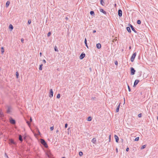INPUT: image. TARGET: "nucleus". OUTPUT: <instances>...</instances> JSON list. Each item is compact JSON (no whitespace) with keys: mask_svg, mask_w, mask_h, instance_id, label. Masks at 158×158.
Here are the masks:
<instances>
[{"mask_svg":"<svg viewBox=\"0 0 158 158\" xmlns=\"http://www.w3.org/2000/svg\"><path fill=\"white\" fill-rule=\"evenodd\" d=\"M40 143H41L43 145L44 147L46 148H48V146L47 143L43 139H40Z\"/></svg>","mask_w":158,"mask_h":158,"instance_id":"1","label":"nucleus"},{"mask_svg":"<svg viewBox=\"0 0 158 158\" xmlns=\"http://www.w3.org/2000/svg\"><path fill=\"white\" fill-rule=\"evenodd\" d=\"M9 143L10 144H16V143L14 141V140L12 139H10L9 140Z\"/></svg>","mask_w":158,"mask_h":158,"instance_id":"2","label":"nucleus"},{"mask_svg":"<svg viewBox=\"0 0 158 158\" xmlns=\"http://www.w3.org/2000/svg\"><path fill=\"white\" fill-rule=\"evenodd\" d=\"M136 52H134L132 55L131 59V62H133L134 59L135 58L136 56Z\"/></svg>","mask_w":158,"mask_h":158,"instance_id":"3","label":"nucleus"},{"mask_svg":"<svg viewBox=\"0 0 158 158\" xmlns=\"http://www.w3.org/2000/svg\"><path fill=\"white\" fill-rule=\"evenodd\" d=\"M131 74L133 75L135 74V71L133 68L131 67Z\"/></svg>","mask_w":158,"mask_h":158,"instance_id":"4","label":"nucleus"},{"mask_svg":"<svg viewBox=\"0 0 158 158\" xmlns=\"http://www.w3.org/2000/svg\"><path fill=\"white\" fill-rule=\"evenodd\" d=\"M53 92L52 89H51L50 90V93L49 96L50 98H52L53 97Z\"/></svg>","mask_w":158,"mask_h":158,"instance_id":"5","label":"nucleus"},{"mask_svg":"<svg viewBox=\"0 0 158 158\" xmlns=\"http://www.w3.org/2000/svg\"><path fill=\"white\" fill-rule=\"evenodd\" d=\"M11 107L10 106H7V109L6 110V112L8 114H10L11 112Z\"/></svg>","mask_w":158,"mask_h":158,"instance_id":"6","label":"nucleus"},{"mask_svg":"<svg viewBox=\"0 0 158 158\" xmlns=\"http://www.w3.org/2000/svg\"><path fill=\"white\" fill-rule=\"evenodd\" d=\"M139 81L138 80H136L134 82L133 87H135L136 85L138 84V83L139 82Z\"/></svg>","mask_w":158,"mask_h":158,"instance_id":"7","label":"nucleus"},{"mask_svg":"<svg viewBox=\"0 0 158 158\" xmlns=\"http://www.w3.org/2000/svg\"><path fill=\"white\" fill-rule=\"evenodd\" d=\"M85 56V54L84 53H81L80 56V59L81 60Z\"/></svg>","mask_w":158,"mask_h":158,"instance_id":"8","label":"nucleus"},{"mask_svg":"<svg viewBox=\"0 0 158 158\" xmlns=\"http://www.w3.org/2000/svg\"><path fill=\"white\" fill-rule=\"evenodd\" d=\"M118 15L119 17H121L122 16V11L121 10L119 9L118 10Z\"/></svg>","mask_w":158,"mask_h":158,"instance_id":"9","label":"nucleus"},{"mask_svg":"<svg viewBox=\"0 0 158 158\" xmlns=\"http://www.w3.org/2000/svg\"><path fill=\"white\" fill-rule=\"evenodd\" d=\"M10 123L13 124L15 123V120L12 118H11V119L10 120Z\"/></svg>","mask_w":158,"mask_h":158,"instance_id":"10","label":"nucleus"},{"mask_svg":"<svg viewBox=\"0 0 158 158\" xmlns=\"http://www.w3.org/2000/svg\"><path fill=\"white\" fill-rule=\"evenodd\" d=\"M130 27H131L132 30L134 32H135V33H136V31L135 30V29L134 27L131 24L130 25Z\"/></svg>","mask_w":158,"mask_h":158,"instance_id":"11","label":"nucleus"},{"mask_svg":"<svg viewBox=\"0 0 158 158\" xmlns=\"http://www.w3.org/2000/svg\"><path fill=\"white\" fill-rule=\"evenodd\" d=\"M96 47H97V48L98 49L100 48H101V44H100V43H98V44H96Z\"/></svg>","mask_w":158,"mask_h":158,"instance_id":"12","label":"nucleus"},{"mask_svg":"<svg viewBox=\"0 0 158 158\" xmlns=\"http://www.w3.org/2000/svg\"><path fill=\"white\" fill-rule=\"evenodd\" d=\"M114 137H115V139L116 140V142L117 143H118V140H119L118 137V136L117 135H115Z\"/></svg>","mask_w":158,"mask_h":158,"instance_id":"13","label":"nucleus"},{"mask_svg":"<svg viewBox=\"0 0 158 158\" xmlns=\"http://www.w3.org/2000/svg\"><path fill=\"white\" fill-rule=\"evenodd\" d=\"M120 103H119L118 106L116 109V112H118L119 111V109L120 105Z\"/></svg>","mask_w":158,"mask_h":158,"instance_id":"14","label":"nucleus"},{"mask_svg":"<svg viewBox=\"0 0 158 158\" xmlns=\"http://www.w3.org/2000/svg\"><path fill=\"white\" fill-rule=\"evenodd\" d=\"M91 142L94 143H95L96 142V139L95 138H94L92 139Z\"/></svg>","mask_w":158,"mask_h":158,"instance_id":"15","label":"nucleus"},{"mask_svg":"<svg viewBox=\"0 0 158 158\" xmlns=\"http://www.w3.org/2000/svg\"><path fill=\"white\" fill-rule=\"evenodd\" d=\"M10 4V2L9 1H7L6 2V7H8L9 5Z\"/></svg>","mask_w":158,"mask_h":158,"instance_id":"16","label":"nucleus"},{"mask_svg":"<svg viewBox=\"0 0 158 158\" xmlns=\"http://www.w3.org/2000/svg\"><path fill=\"white\" fill-rule=\"evenodd\" d=\"M19 139L20 141H22L23 139H22V136L21 135H19Z\"/></svg>","mask_w":158,"mask_h":158,"instance_id":"17","label":"nucleus"},{"mask_svg":"<svg viewBox=\"0 0 158 158\" xmlns=\"http://www.w3.org/2000/svg\"><path fill=\"white\" fill-rule=\"evenodd\" d=\"M100 11L102 12L104 14H106V11H104L103 10V9H100Z\"/></svg>","mask_w":158,"mask_h":158,"instance_id":"18","label":"nucleus"},{"mask_svg":"<svg viewBox=\"0 0 158 158\" xmlns=\"http://www.w3.org/2000/svg\"><path fill=\"white\" fill-rule=\"evenodd\" d=\"M127 31L129 32H131V30L130 29V27H127Z\"/></svg>","mask_w":158,"mask_h":158,"instance_id":"19","label":"nucleus"},{"mask_svg":"<svg viewBox=\"0 0 158 158\" xmlns=\"http://www.w3.org/2000/svg\"><path fill=\"white\" fill-rule=\"evenodd\" d=\"M92 120V118L90 116H89V117L88 118H87V121H91V120Z\"/></svg>","mask_w":158,"mask_h":158,"instance_id":"20","label":"nucleus"},{"mask_svg":"<svg viewBox=\"0 0 158 158\" xmlns=\"http://www.w3.org/2000/svg\"><path fill=\"white\" fill-rule=\"evenodd\" d=\"M43 66V64H41V65H40V67L39 68V69L40 70H42Z\"/></svg>","mask_w":158,"mask_h":158,"instance_id":"21","label":"nucleus"},{"mask_svg":"<svg viewBox=\"0 0 158 158\" xmlns=\"http://www.w3.org/2000/svg\"><path fill=\"white\" fill-rule=\"evenodd\" d=\"M146 147V145H143L142 146V147L141 148V149H143L144 148H145Z\"/></svg>","mask_w":158,"mask_h":158,"instance_id":"22","label":"nucleus"},{"mask_svg":"<svg viewBox=\"0 0 158 158\" xmlns=\"http://www.w3.org/2000/svg\"><path fill=\"white\" fill-rule=\"evenodd\" d=\"M54 50L55 51H56L57 52H58V50L57 49V47L56 46H55L54 47Z\"/></svg>","mask_w":158,"mask_h":158,"instance_id":"23","label":"nucleus"},{"mask_svg":"<svg viewBox=\"0 0 158 158\" xmlns=\"http://www.w3.org/2000/svg\"><path fill=\"white\" fill-rule=\"evenodd\" d=\"M4 50L3 48V47H2L1 48V52H2V54H3V52H4Z\"/></svg>","mask_w":158,"mask_h":158,"instance_id":"24","label":"nucleus"},{"mask_svg":"<svg viewBox=\"0 0 158 158\" xmlns=\"http://www.w3.org/2000/svg\"><path fill=\"white\" fill-rule=\"evenodd\" d=\"M16 78H18L19 76V73L18 72H16Z\"/></svg>","mask_w":158,"mask_h":158,"instance_id":"25","label":"nucleus"},{"mask_svg":"<svg viewBox=\"0 0 158 158\" xmlns=\"http://www.w3.org/2000/svg\"><path fill=\"white\" fill-rule=\"evenodd\" d=\"M3 113L1 112H0V117H2L3 116Z\"/></svg>","mask_w":158,"mask_h":158,"instance_id":"26","label":"nucleus"},{"mask_svg":"<svg viewBox=\"0 0 158 158\" xmlns=\"http://www.w3.org/2000/svg\"><path fill=\"white\" fill-rule=\"evenodd\" d=\"M90 15H94V12L93 11H91L90 12Z\"/></svg>","mask_w":158,"mask_h":158,"instance_id":"27","label":"nucleus"},{"mask_svg":"<svg viewBox=\"0 0 158 158\" xmlns=\"http://www.w3.org/2000/svg\"><path fill=\"white\" fill-rule=\"evenodd\" d=\"M84 43L85 44V46L87 47V48H88L87 43V40H85Z\"/></svg>","mask_w":158,"mask_h":158,"instance_id":"28","label":"nucleus"},{"mask_svg":"<svg viewBox=\"0 0 158 158\" xmlns=\"http://www.w3.org/2000/svg\"><path fill=\"white\" fill-rule=\"evenodd\" d=\"M139 139V137H137L135 139V141H138Z\"/></svg>","mask_w":158,"mask_h":158,"instance_id":"29","label":"nucleus"},{"mask_svg":"<svg viewBox=\"0 0 158 158\" xmlns=\"http://www.w3.org/2000/svg\"><path fill=\"white\" fill-rule=\"evenodd\" d=\"M60 94H58L57 95L56 97L57 98H60Z\"/></svg>","mask_w":158,"mask_h":158,"instance_id":"30","label":"nucleus"},{"mask_svg":"<svg viewBox=\"0 0 158 158\" xmlns=\"http://www.w3.org/2000/svg\"><path fill=\"white\" fill-rule=\"evenodd\" d=\"M9 27L11 29H12L13 28V26L11 24H10L9 25Z\"/></svg>","mask_w":158,"mask_h":158,"instance_id":"31","label":"nucleus"},{"mask_svg":"<svg viewBox=\"0 0 158 158\" xmlns=\"http://www.w3.org/2000/svg\"><path fill=\"white\" fill-rule=\"evenodd\" d=\"M83 154V152H79V155L80 156H81Z\"/></svg>","mask_w":158,"mask_h":158,"instance_id":"32","label":"nucleus"},{"mask_svg":"<svg viewBox=\"0 0 158 158\" xmlns=\"http://www.w3.org/2000/svg\"><path fill=\"white\" fill-rule=\"evenodd\" d=\"M137 23L139 24H140L141 23V21L139 20H138L137 21Z\"/></svg>","mask_w":158,"mask_h":158,"instance_id":"33","label":"nucleus"},{"mask_svg":"<svg viewBox=\"0 0 158 158\" xmlns=\"http://www.w3.org/2000/svg\"><path fill=\"white\" fill-rule=\"evenodd\" d=\"M26 123L28 124V125L29 126V127H30V123H29V122L28 121H26Z\"/></svg>","mask_w":158,"mask_h":158,"instance_id":"34","label":"nucleus"},{"mask_svg":"<svg viewBox=\"0 0 158 158\" xmlns=\"http://www.w3.org/2000/svg\"><path fill=\"white\" fill-rule=\"evenodd\" d=\"M142 114L141 113H140L138 114V116L139 118H141L142 117Z\"/></svg>","mask_w":158,"mask_h":158,"instance_id":"35","label":"nucleus"},{"mask_svg":"<svg viewBox=\"0 0 158 158\" xmlns=\"http://www.w3.org/2000/svg\"><path fill=\"white\" fill-rule=\"evenodd\" d=\"M128 91L129 92H130L131 91V89H130V86H129V85H128Z\"/></svg>","mask_w":158,"mask_h":158,"instance_id":"36","label":"nucleus"},{"mask_svg":"<svg viewBox=\"0 0 158 158\" xmlns=\"http://www.w3.org/2000/svg\"><path fill=\"white\" fill-rule=\"evenodd\" d=\"M51 32H48V34H47V36H50V35H51Z\"/></svg>","mask_w":158,"mask_h":158,"instance_id":"37","label":"nucleus"},{"mask_svg":"<svg viewBox=\"0 0 158 158\" xmlns=\"http://www.w3.org/2000/svg\"><path fill=\"white\" fill-rule=\"evenodd\" d=\"M50 130L51 131H52L54 129V127H51L50 128Z\"/></svg>","mask_w":158,"mask_h":158,"instance_id":"38","label":"nucleus"},{"mask_svg":"<svg viewBox=\"0 0 158 158\" xmlns=\"http://www.w3.org/2000/svg\"><path fill=\"white\" fill-rule=\"evenodd\" d=\"M115 64L116 65H117L118 64V61H115Z\"/></svg>","mask_w":158,"mask_h":158,"instance_id":"39","label":"nucleus"},{"mask_svg":"<svg viewBox=\"0 0 158 158\" xmlns=\"http://www.w3.org/2000/svg\"><path fill=\"white\" fill-rule=\"evenodd\" d=\"M5 156L7 158H9L8 156L7 155L6 153H5Z\"/></svg>","mask_w":158,"mask_h":158,"instance_id":"40","label":"nucleus"},{"mask_svg":"<svg viewBox=\"0 0 158 158\" xmlns=\"http://www.w3.org/2000/svg\"><path fill=\"white\" fill-rule=\"evenodd\" d=\"M111 140V135H110L109 136V142H110Z\"/></svg>","mask_w":158,"mask_h":158,"instance_id":"41","label":"nucleus"},{"mask_svg":"<svg viewBox=\"0 0 158 158\" xmlns=\"http://www.w3.org/2000/svg\"><path fill=\"white\" fill-rule=\"evenodd\" d=\"M31 23V20H29L28 21V23L29 24H30Z\"/></svg>","mask_w":158,"mask_h":158,"instance_id":"42","label":"nucleus"},{"mask_svg":"<svg viewBox=\"0 0 158 158\" xmlns=\"http://www.w3.org/2000/svg\"><path fill=\"white\" fill-rule=\"evenodd\" d=\"M102 2H103V0H101V1H100V3H101V4L102 5H103V4H102Z\"/></svg>","mask_w":158,"mask_h":158,"instance_id":"43","label":"nucleus"},{"mask_svg":"<svg viewBox=\"0 0 158 158\" xmlns=\"http://www.w3.org/2000/svg\"><path fill=\"white\" fill-rule=\"evenodd\" d=\"M67 126H68V124L67 123H66L65 124V127L66 128L67 127Z\"/></svg>","mask_w":158,"mask_h":158,"instance_id":"44","label":"nucleus"},{"mask_svg":"<svg viewBox=\"0 0 158 158\" xmlns=\"http://www.w3.org/2000/svg\"><path fill=\"white\" fill-rule=\"evenodd\" d=\"M129 150V149L128 148H127V149H126V151L127 152H128Z\"/></svg>","mask_w":158,"mask_h":158,"instance_id":"45","label":"nucleus"},{"mask_svg":"<svg viewBox=\"0 0 158 158\" xmlns=\"http://www.w3.org/2000/svg\"><path fill=\"white\" fill-rule=\"evenodd\" d=\"M43 62L44 63H46V61L45 60H43Z\"/></svg>","mask_w":158,"mask_h":158,"instance_id":"46","label":"nucleus"},{"mask_svg":"<svg viewBox=\"0 0 158 158\" xmlns=\"http://www.w3.org/2000/svg\"><path fill=\"white\" fill-rule=\"evenodd\" d=\"M30 121L31 122L32 121V119L31 117L30 119Z\"/></svg>","mask_w":158,"mask_h":158,"instance_id":"47","label":"nucleus"},{"mask_svg":"<svg viewBox=\"0 0 158 158\" xmlns=\"http://www.w3.org/2000/svg\"><path fill=\"white\" fill-rule=\"evenodd\" d=\"M116 152L117 153L118 152V150L117 148H116Z\"/></svg>","mask_w":158,"mask_h":158,"instance_id":"48","label":"nucleus"},{"mask_svg":"<svg viewBox=\"0 0 158 158\" xmlns=\"http://www.w3.org/2000/svg\"><path fill=\"white\" fill-rule=\"evenodd\" d=\"M96 32V31L95 30H94L93 31V33H95V32Z\"/></svg>","mask_w":158,"mask_h":158,"instance_id":"49","label":"nucleus"},{"mask_svg":"<svg viewBox=\"0 0 158 158\" xmlns=\"http://www.w3.org/2000/svg\"><path fill=\"white\" fill-rule=\"evenodd\" d=\"M24 40H21V41L22 43H23Z\"/></svg>","mask_w":158,"mask_h":158,"instance_id":"50","label":"nucleus"},{"mask_svg":"<svg viewBox=\"0 0 158 158\" xmlns=\"http://www.w3.org/2000/svg\"><path fill=\"white\" fill-rule=\"evenodd\" d=\"M40 56H41L42 54V53L41 52H40Z\"/></svg>","mask_w":158,"mask_h":158,"instance_id":"51","label":"nucleus"},{"mask_svg":"<svg viewBox=\"0 0 158 158\" xmlns=\"http://www.w3.org/2000/svg\"><path fill=\"white\" fill-rule=\"evenodd\" d=\"M38 133L39 134H40V133L39 131H38Z\"/></svg>","mask_w":158,"mask_h":158,"instance_id":"52","label":"nucleus"},{"mask_svg":"<svg viewBox=\"0 0 158 158\" xmlns=\"http://www.w3.org/2000/svg\"><path fill=\"white\" fill-rule=\"evenodd\" d=\"M66 19V20H68V18L67 17H66V18H65Z\"/></svg>","mask_w":158,"mask_h":158,"instance_id":"53","label":"nucleus"},{"mask_svg":"<svg viewBox=\"0 0 158 158\" xmlns=\"http://www.w3.org/2000/svg\"><path fill=\"white\" fill-rule=\"evenodd\" d=\"M62 158H65V157H63Z\"/></svg>","mask_w":158,"mask_h":158,"instance_id":"54","label":"nucleus"},{"mask_svg":"<svg viewBox=\"0 0 158 158\" xmlns=\"http://www.w3.org/2000/svg\"><path fill=\"white\" fill-rule=\"evenodd\" d=\"M129 48H130V49H131V47H129Z\"/></svg>","mask_w":158,"mask_h":158,"instance_id":"55","label":"nucleus"},{"mask_svg":"<svg viewBox=\"0 0 158 158\" xmlns=\"http://www.w3.org/2000/svg\"><path fill=\"white\" fill-rule=\"evenodd\" d=\"M91 68H90V70H91Z\"/></svg>","mask_w":158,"mask_h":158,"instance_id":"56","label":"nucleus"},{"mask_svg":"<svg viewBox=\"0 0 158 158\" xmlns=\"http://www.w3.org/2000/svg\"><path fill=\"white\" fill-rule=\"evenodd\" d=\"M91 68H90V70H91Z\"/></svg>","mask_w":158,"mask_h":158,"instance_id":"57","label":"nucleus"},{"mask_svg":"<svg viewBox=\"0 0 158 158\" xmlns=\"http://www.w3.org/2000/svg\"><path fill=\"white\" fill-rule=\"evenodd\" d=\"M85 40H86V39L85 38Z\"/></svg>","mask_w":158,"mask_h":158,"instance_id":"58","label":"nucleus"}]
</instances>
